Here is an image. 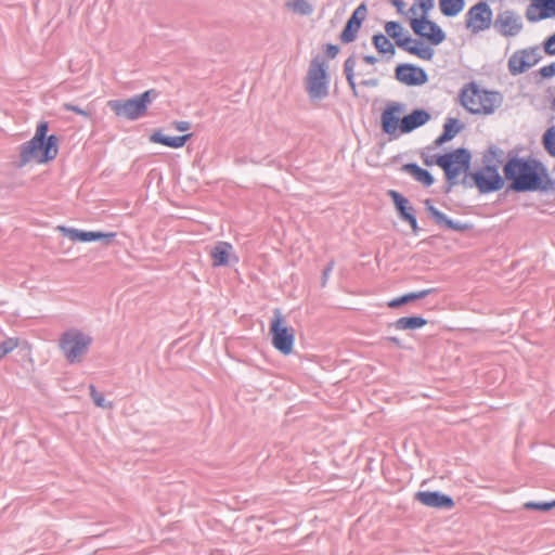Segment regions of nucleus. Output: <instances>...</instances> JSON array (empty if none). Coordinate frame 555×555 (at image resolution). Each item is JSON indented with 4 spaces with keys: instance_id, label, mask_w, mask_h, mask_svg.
<instances>
[{
    "instance_id": "nucleus-1",
    "label": "nucleus",
    "mask_w": 555,
    "mask_h": 555,
    "mask_svg": "<svg viewBox=\"0 0 555 555\" xmlns=\"http://www.w3.org/2000/svg\"><path fill=\"white\" fill-rule=\"evenodd\" d=\"M406 107L401 102H389L380 115L382 130L391 138H399L426 125L431 114L424 108L405 114Z\"/></svg>"
},
{
    "instance_id": "nucleus-2",
    "label": "nucleus",
    "mask_w": 555,
    "mask_h": 555,
    "mask_svg": "<svg viewBox=\"0 0 555 555\" xmlns=\"http://www.w3.org/2000/svg\"><path fill=\"white\" fill-rule=\"evenodd\" d=\"M49 125L40 121L34 137L20 146V160L22 165H46L53 162L59 155V138L48 134Z\"/></svg>"
},
{
    "instance_id": "nucleus-3",
    "label": "nucleus",
    "mask_w": 555,
    "mask_h": 555,
    "mask_svg": "<svg viewBox=\"0 0 555 555\" xmlns=\"http://www.w3.org/2000/svg\"><path fill=\"white\" fill-rule=\"evenodd\" d=\"M461 105L470 114L487 116L503 104V94L472 81L463 86L459 94Z\"/></svg>"
},
{
    "instance_id": "nucleus-4",
    "label": "nucleus",
    "mask_w": 555,
    "mask_h": 555,
    "mask_svg": "<svg viewBox=\"0 0 555 555\" xmlns=\"http://www.w3.org/2000/svg\"><path fill=\"white\" fill-rule=\"evenodd\" d=\"M504 173L511 186L517 192L534 191L543 186L547 175L545 170L533 162L511 159L504 166Z\"/></svg>"
},
{
    "instance_id": "nucleus-5",
    "label": "nucleus",
    "mask_w": 555,
    "mask_h": 555,
    "mask_svg": "<svg viewBox=\"0 0 555 555\" xmlns=\"http://www.w3.org/2000/svg\"><path fill=\"white\" fill-rule=\"evenodd\" d=\"M269 334L272 346L283 356H289L295 347V328L292 327L280 309L273 311Z\"/></svg>"
},
{
    "instance_id": "nucleus-6",
    "label": "nucleus",
    "mask_w": 555,
    "mask_h": 555,
    "mask_svg": "<svg viewBox=\"0 0 555 555\" xmlns=\"http://www.w3.org/2000/svg\"><path fill=\"white\" fill-rule=\"evenodd\" d=\"M155 95L154 90H147L142 94L135 95L128 100H112L107 105L117 117L135 120L147 113V107Z\"/></svg>"
},
{
    "instance_id": "nucleus-7",
    "label": "nucleus",
    "mask_w": 555,
    "mask_h": 555,
    "mask_svg": "<svg viewBox=\"0 0 555 555\" xmlns=\"http://www.w3.org/2000/svg\"><path fill=\"white\" fill-rule=\"evenodd\" d=\"M91 337L77 330L65 332L60 339V347L70 363L81 361L91 345Z\"/></svg>"
},
{
    "instance_id": "nucleus-8",
    "label": "nucleus",
    "mask_w": 555,
    "mask_h": 555,
    "mask_svg": "<svg viewBox=\"0 0 555 555\" xmlns=\"http://www.w3.org/2000/svg\"><path fill=\"white\" fill-rule=\"evenodd\" d=\"M469 162L470 155L463 149L443 154L436 159V164L443 169L449 181H454L465 173L469 168Z\"/></svg>"
},
{
    "instance_id": "nucleus-9",
    "label": "nucleus",
    "mask_w": 555,
    "mask_h": 555,
    "mask_svg": "<svg viewBox=\"0 0 555 555\" xmlns=\"http://www.w3.org/2000/svg\"><path fill=\"white\" fill-rule=\"evenodd\" d=\"M410 27L416 36L425 39L430 46H438L446 39L442 28L426 16L410 18Z\"/></svg>"
},
{
    "instance_id": "nucleus-10",
    "label": "nucleus",
    "mask_w": 555,
    "mask_h": 555,
    "mask_svg": "<svg viewBox=\"0 0 555 555\" xmlns=\"http://www.w3.org/2000/svg\"><path fill=\"white\" fill-rule=\"evenodd\" d=\"M307 91L314 99H321L327 94L326 69L324 63L319 60H313L310 64Z\"/></svg>"
},
{
    "instance_id": "nucleus-11",
    "label": "nucleus",
    "mask_w": 555,
    "mask_h": 555,
    "mask_svg": "<svg viewBox=\"0 0 555 555\" xmlns=\"http://www.w3.org/2000/svg\"><path fill=\"white\" fill-rule=\"evenodd\" d=\"M492 10L486 2H478L466 13L465 24L467 29L477 34L488 29L492 22Z\"/></svg>"
},
{
    "instance_id": "nucleus-12",
    "label": "nucleus",
    "mask_w": 555,
    "mask_h": 555,
    "mask_svg": "<svg viewBox=\"0 0 555 555\" xmlns=\"http://www.w3.org/2000/svg\"><path fill=\"white\" fill-rule=\"evenodd\" d=\"M345 73L350 87L354 90L356 79L358 83L367 87H374L378 83L376 78V68H366L363 65H357L352 59L345 62Z\"/></svg>"
},
{
    "instance_id": "nucleus-13",
    "label": "nucleus",
    "mask_w": 555,
    "mask_h": 555,
    "mask_svg": "<svg viewBox=\"0 0 555 555\" xmlns=\"http://www.w3.org/2000/svg\"><path fill=\"white\" fill-rule=\"evenodd\" d=\"M539 62L538 49L527 48L515 51L507 62L508 72L519 75L533 67Z\"/></svg>"
},
{
    "instance_id": "nucleus-14",
    "label": "nucleus",
    "mask_w": 555,
    "mask_h": 555,
    "mask_svg": "<svg viewBox=\"0 0 555 555\" xmlns=\"http://www.w3.org/2000/svg\"><path fill=\"white\" fill-rule=\"evenodd\" d=\"M473 179L482 193L496 191L503 186V179L495 166H485L473 175Z\"/></svg>"
},
{
    "instance_id": "nucleus-15",
    "label": "nucleus",
    "mask_w": 555,
    "mask_h": 555,
    "mask_svg": "<svg viewBox=\"0 0 555 555\" xmlns=\"http://www.w3.org/2000/svg\"><path fill=\"white\" fill-rule=\"evenodd\" d=\"M521 16L513 11L500 13L495 21V28L504 37H515L522 30Z\"/></svg>"
},
{
    "instance_id": "nucleus-16",
    "label": "nucleus",
    "mask_w": 555,
    "mask_h": 555,
    "mask_svg": "<svg viewBox=\"0 0 555 555\" xmlns=\"http://www.w3.org/2000/svg\"><path fill=\"white\" fill-rule=\"evenodd\" d=\"M396 78L406 86H422L427 82L426 72L412 64H400L396 67Z\"/></svg>"
},
{
    "instance_id": "nucleus-17",
    "label": "nucleus",
    "mask_w": 555,
    "mask_h": 555,
    "mask_svg": "<svg viewBox=\"0 0 555 555\" xmlns=\"http://www.w3.org/2000/svg\"><path fill=\"white\" fill-rule=\"evenodd\" d=\"M527 9V18L537 22L546 18H555V0H530Z\"/></svg>"
},
{
    "instance_id": "nucleus-18",
    "label": "nucleus",
    "mask_w": 555,
    "mask_h": 555,
    "mask_svg": "<svg viewBox=\"0 0 555 555\" xmlns=\"http://www.w3.org/2000/svg\"><path fill=\"white\" fill-rule=\"evenodd\" d=\"M365 17L366 8L364 4H361L353 11L340 35V40L344 43L352 42L357 38V34L360 30L361 24Z\"/></svg>"
},
{
    "instance_id": "nucleus-19",
    "label": "nucleus",
    "mask_w": 555,
    "mask_h": 555,
    "mask_svg": "<svg viewBox=\"0 0 555 555\" xmlns=\"http://www.w3.org/2000/svg\"><path fill=\"white\" fill-rule=\"evenodd\" d=\"M59 231H61L66 237L74 242H92L98 240H107L111 241L116 236V233H102V232H93V231H81L77 229H70L65 227H59Z\"/></svg>"
},
{
    "instance_id": "nucleus-20",
    "label": "nucleus",
    "mask_w": 555,
    "mask_h": 555,
    "mask_svg": "<svg viewBox=\"0 0 555 555\" xmlns=\"http://www.w3.org/2000/svg\"><path fill=\"white\" fill-rule=\"evenodd\" d=\"M399 48L423 61H430L435 54V51L430 46L410 37L405 38L404 41L399 42Z\"/></svg>"
},
{
    "instance_id": "nucleus-21",
    "label": "nucleus",
    "mask_w": 555,
    "mask_h": 555,
    "mask_svg": "<svg viewBox=\"0 0 555 555\" xmlns=\"http://www.w3.org/2000/svg\"><path fill=\"white\" fill-rule=\"evenodd\" d=\"M389 195L392 198L393 204L400 214V217L409 222L411 228L415 231L417 229V221L413 214L414 209L410 205L409 201L393 190L389 191Z\"/></svg>"
},
{
    "instance_id": "nucleus-22",
    "label": "nucleus",
    "mask_w": 555,
    "mask_h": 555,
    "mask_svg": "<svg viewBox=\"0 0 555 555\" xmlns=\"http://www.w3.org/2000/svg\"><path fill=\"white\" fill-rule=\"evenodd\" d=\"M416 499L424 505L430 507H447L451 508L454 506L453 500L444 494L431 491H423L416 493Z\"/></svg>"
},
{
    "instance_id": "nucleus-23",
    "label": "nucleus",
    "mask_w": 555,
    "mask_h": 555,
    "mask_svg": "<svg viewBox=\"0 0 555 555\" xmlns=\"http://www.w3.org/2000/svg\"><path fill=\"white\" fill-rule=\"evenodd\" d=\"M425 204L427 211L437 224L460 232L468 230L469 227L467 224L452 221L444 214L440 212L434 205H431L429 201H426Z\"/></svg>"
},
{
    "instance_id": "nucleus-24",
    "label": "nucleus",
    "mask_w": 555,
    "mask_h": 555,
    "mask_svg": "<svg viewBox=\"0 0 555 555\" xmlns=\"http://www.w3.org/2000/svg\"><path fill=\"white\" fill-rule=\"evenodd\" d=\"M233 254V246L228 242H218L210 249V257L212 259L214 267L227 266L230 262V258Z\"/></svg>"
},
{
    "instance_id": "nucleus-25",
    "label": "nucleus",
    "mask_w": 555,
    "mask_h": 555,
    "mask_svg": "<svg viewBox=\"0 0 555 555\" xmlns=\"http://www.w3.org/2000/svg\"><path fill=\"white\" fill-rule=\"evenodd\" d=\"M189 138H190V134L171 137V135H166V134H162V133H154L151 137V141H153L155 143L163 144L165 146L178 149V147H182Z\"/></svg>"
},
{
    "instance_id": "nucleus-26",
    "label": "nucleus",
    "mask_w": 555,
    "mask_h": 555,
    "mask_svg": "<svg viewBox=\"0 0 555 555\" xmlns=\"http://www.w3.org/2000/svg\"><path fill=\"white\" fill-rule=\"evenodd\" d=\"M404 169L415 180H417L420 183H422L426 186H429L434 183V178L431 177V175L427 170L418 167L415 164H408V165H405Z\"/></svg>"
},
{
    "instance_id": "nucleus-27",
    "label": "nucleus",
    "mask_w": 555,
    "mask_h": 555,
    "mask_svg": "<svg viewBox=\"0 0 555 555\" xmlns=\"http://www.w3.org/2000/svg\"><path fill=\"white\" fill-rule=\"evenodd\" d=\"M426 324L427 320L422 317H402L396 321L395 326L397 330L406 331L421 328Z\"/></svg>"
},
{
    "instance_id": "nucleus-28",
    "label": "nucleus",
    "mask_w": 555,
    "mask_h": 555,
    "mask_svg": "<svg viewBox=\"0 0 555 555\" xmlns=\"http://www.w3.org/2000/svg\"><path fill=\"white\" fill-rule=\"evenodd\" d=\"M464 0H439V9L446 16H455L463 11Z\"/></svg>"
},
{
    "instance_id": "nucleus-29",
    "label": "nucleus",
    "mask_w": 555,
    "mask_h": 555,
    "mask_svg": "<svg viewBox=\"0 0 555 555\" xmlns=\"http://www.w3.org/2000/svg\"><path fill=\"white\" fill-rule=\"evenodd\" d=\"M434 8V0H415L409 10V20L412 17L426 16L428 12Z\"/></svg>"
},
{
    "instance_id": "nucleus-30",
    "label": "nucleus",
    "mask_w": 555,
    "mask_h": 555,
    "mask_svg": "<svg viewBox=\"0 0 555 555\" xmlns=\"http://www.w3.org/2000/svg\"><path fill=\"white\" fill-rule=\"evenodd\" d=\"M430 293H431L430 289H424V291L416 292V293H409L401 297L391 299L390 301H388L387 306L389 308H398V307H400L404 304H408L410 301L424 298L427 295H429Z\"/></svg>"
},
{
    "instance_id": "nucleus-31",
    "label": "nucleus",
    "mask_w": 555,
    "mask_h": 555,
    "mask_svg": "<svg viewBox=\"0 0 555 555\" xmlns=\"http://www.w3.org/2000/svg\"><path fill=\"white\" fill-rule=\"evenodd\" d=\"M373 44L375 49L382 54L393 55L396 50L391 41L383 34L374 35Z\"/></svg>"
},
{
    "instance_id": "nucleus-32",
    "label": "nucleus",
    "mask_w": 555,
    "mask_h": 555,
    "mask_svg": "<svg viewBox=\"0 0 555 555\" xmlns=\"http://www.w3.org/2000/svg\"><path fill=\"white\" fill-rule=\"evenodd\" d=\"M287 9L299 15H309L313 11V7L307 0H292L286 2Z\"/></svg>"
},
{
    "instance_id": "nucleus-33",
    "label": "nucleus",
    "mask_w": 555,
    "mask_h": 555,
    "mask_svg": "<svg viewBox=\"0 0 555 555\" xmlns=\"http://www.w3.org/2000/svg\"><path fill=\"white\" fill-rule=\"evenodd\" d=\"M386 34L395 39L397 46L399 47V42L405 40L403 27L397 22H387L385 25Z\"/></svg>"
},
{
    "instance_id": "nucleus-34",
    "label": "nucleus",
    "mask_w": 555,
    "mask_h": 555,
    "mask_svg": "<svg viewBox=\"0 0 555 555\" xmlns=\"http://www.w3.org/2000/svg\"><path fill=\"white\" fill-rule=\"evenodd\" d=\"M543 145L547 153L555 157V126L550 127L543 135Z\"/></svg>"
},
{
    "instance_id": "nucleus-35",
    "label": "nucleus",
    "mask_w": 555,
    "mask_h": 555,
    "mask_svg": "<svg viewBox=\"0 0 555 555\" xmlns=\"http://www.w3.org/2000/svg\"><path fill=\"white\" fill-rule=\"evenodd\" d=\"M20 346V340L16 337H9L0 343V360L14 351Z\"/></svg>"
},
{
    "instance_id": "nucleus-36",
    "label": "nucleus",
    "mask_w": 555,
    "mask_h": 555,
    "mask_svg": "<svg viewBox=\"0 0 555 555\" xmlns=\"http://www.w3.org/2000/svg\"><path fill=\"white\" fill-rule=\"evenodd\" d=\"M455 120H450L444 125L443 133L437 139L438 143L449 141L456 134L457 129L455 128Z\"/></svg>"
},
{
    "instance_id": "nucleus-37",
    "label": "nucleus",
    "mask_w": 555,
    "mask_h": 555,
    "mask_svg": "<svg viewBox=\"0 0 555 555\" xmlns=\"http://www.w3.org/2000/svg\"><path fill=\"white\" fill-rule=\"evenodd\" d=\"M524 507L526 509H538L546 512L555 507V500H553L552 502L544 503L527 502L524 504Z\"/></svg>"
},
{
    "instance_id": "nucleus-38",
    "label": "nucleus",
    "mask_w": 555,
    "mask_h": 555,
    "mask_svg": "<svg viewBox=\"0 0 555 555\" xmlns=\"http://www.w3.org/2000/svg\"><path fill=\"white\" fill-rule=\"evenodd\" d=\"M90 395L94 403L100 408H112V403L106 402L102 393L98 392L94 386H90Z\"/></svg>"
},
{
    "instance_id": "nucleus-39",
    "label": "nucleus",
    "mask_w": 555,
    "mask_h": 555,
    "mask_svg": "<svg viewBox=\"0 0 555 555\" xmlns=\"http://www.w3.org/2000/svg\"><path fill=\"white\" fill-rule=\"evenodd\" d=\"M544 50L547 54L555 55V34L545 40Z\"/></svg>"
},
{
    "instance_id": "nucleus-40",
    "label": "nucleus",
    "mask_w": 555,
    "mask_h": 555,
    "mask_svg": "<svg viewBox=\"0 0 555 555\" xmlns=\"http://www.w3.org/2000/svg\"><path fill=\"white\" fill-rule=\"evenodd\" d=\"M540 75L543 78H551L555 75V64L546 65L540 68Z\"/></svg>"
},
{
    "instance_id": "nucleus-41",
    "label": "nucleus",
    "mask_w": 555,
    "mask_h": 555,
    "mask_svg": "<svg viewBox=\"0 0 555 555\" xmlns=\"http://www.w3.org/2000/svg\"><path fill=\"white\" fill-rule=\"evenodd\" d=\"M63 107H64L66 111H70V112L77 113V114H79V115H81V116H85V117H89V116H90L89 112H87V111H85V109H82V108H79L78 106H75V105H73V104L65 103V104L63 105Z\"/></svg>"
},
{
    "instance_id": "nucleus-42",
    "label": "nucleus",
    "mask_w": 555,
    "mask_h": 555,
    "mask_svg": "<svg viewBox=\"0 0 555 555\" xmlns=\"http://www.w3.org/2000/svg\"><path fill=\"white\" fill-rule=\"evenodd\" d=\"M324 51H325V53H326V55H327L328 57H332V59H333V57H335V56L338 54L339 49H338V47H337V46H334V44H326V47H325Z\"/></svg>"
},
{
    "instance_id": "nucleus-43",
    "label": "nucleus",
    "mask_w": 555,
    "mask_h": 555,
    "mask_svg": "<svg viewBox=\"0 0 555 555\" xmlns=\"http://www.w3.org/2000/svg\"><path fill=\"white\" fill-rule=\"evenodd\" d=\"M376 61L377 60L374 56H364L362 59V63L360 65H363L369 68H375L374 65H375Z\"/></svg>"
},
{
    "instance_id": "nucleus-44",
    "label": "nucleus",
    "mask_w": 555,
    "mask_h": 555,
    "mask_svg": "<svg viewBox=\"0 0 555 555\" xmlns=\"http://www.w3.org/2000/svg\"><path fill=\"white\" fill-rule=\"evenodd\" d=\"M175 126L179 131H186L190 128V124L188 121H178Z\"/></svg>"
},
{
    "instance_id": "nucleus-45",
    "label": "nucleus",
    "mask_w": 555,
    "mask_h": 555,
    "mask_svg": "<svg viewBox=\"0 0 555 555\" xmlns=\"http://www.w3.org/2000/svg\"><path fill=\"white\" fill-rule=\"evenodd\" d=\"M551 109L555 112V98L551 102Z\"/></svg>"
},
{
    "instance_id": "nucleus-46",
    "label": "nucleus",
    "mask_w": 555,
    "mask_h": 555,
    "mask_svg": "<svg viewBox=\"0 0 555 555\" xmlns=\"http://www.w3.org/2000/svg\"><path fill=\"white\" fill-rule=\"evenodd\" d=\"M330 271H331V268H328L327 270L324 271V276L325 278L328 275Z\"/></svg>"
},
{
    "instance_id": "nucleus-47",
    "label": "nucleus",
    "mask_w": 555,
    "mask_h": 555,
    "mask_svg": "<svg viewBox=\"0 0 555 555\" xmlns=\"http://www.w3.org/2000/svg\"><path fill=\"white\" fill-rule=\"evenodd\" d=\"M390 340H391L393 344H398V339H397V338H395V337L390 338Z\"/></svg>"
},
{
    "instance_id": "nucleus-48",
    "label": "nucleus",
    "mask_w": 555,
    "mask_h": 555,
    "mask_svg": "<svg viewBox=\"0 0 555 555\" xmlns=\"http://www.w3.org/2000/svg\"><path fill=\"white\" fill-rule=\"evenodd\" d=\"M393 3H395L396 5H399V4H400V2H399V1H397V0H393Z\"/></svg>"
}]
</instances>
